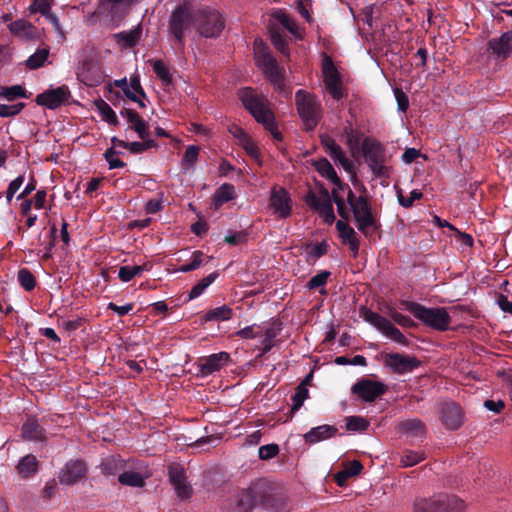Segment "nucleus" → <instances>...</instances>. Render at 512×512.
Returning <instances> with one entry per match:
<instances>
[{"label":"nucleus","mask_w":512,"mask_h":512,"mask_svg":"<svg viewBox=\"0 0 512 512\" xmlns=\"http://www.w3.org/2000/svg\"><path fill=\"white\" fill-rule=\"evenodd\" d=\"M488 51L497 59H506L512 54V30L503 33L499 38L488 41Z\"/></svg>","instance_id":"20"},{"label":"nucleus","mask_w":512,"mask_h":512,"mask_svg":"<svg viewBox=\"0 0 512 512\" xmlns=\"http://www.w3.org/2000/svg\"><path fill=\"white\" fill-rule=\"evenodd\" d=\"M399 429L402 433L410 437H422L425 427L419 419H407L399 423Z\"/></svg>","instance_id":"34"},{"label":"nucleus","mask_w":512,"mask_h":512,"mask_svg":"<svg viewBox=\"0 0 512 512\" xmlns=\"http://www.w3.org/2000/svg\"><path fill=\"white\" fill-rule=\"evenodd\" d=\"M236 334L243 339L258 338L261 334V326L257 324L246 326L239 330Z\"/></svg>","instance_id":"55"},{"label":"nucleus","mask_w":512,"mask_h":512,"mask_svg":"<svg viewBox=\"0 0 512 512\" xmlns=\"http://www.w3.org/2000/svg\"><path fill=\"white\" fill-rule=\"evenodd\" d=\"M442 421L451 430H456L462 423V412L459 405L450 402L443 405Z\"/></svg>","instance_id":"24"},{"label":"nucleus","mask_w":512,"mask_h":512,"mask_svg":"<svg viewBox=\"0 0 512 512\" xmlns=\"http://www.w3.org/2000/svg\"><path fill=\"white\" fill-rule=\"evenodd\" d=\"M134 305L132 303H127L125 305H117L113 302L108 304V309L112 310L118 316H125L130 313L133 309Z\"/></svg>","instance_id":"64"},{"label":"nucleus","mask_w":512,"mask_h":512,"mask_svg":"<svg viewBox=\"0 0 512 512\" xmlns=\"http://www.w3.org/2000/svg\"><path fill=\"white\" fill-rule=\"evenodd\" d=\"M116 85L118 87H120L123 92L125 93V95L130 99L132 100L133 102H136L139 104L140 107H144V103L142 102V100L140 98H138L136 96V94H134L132 91L129 90V87H128V82L126 80V78H123V79H120V80H117L116 82Z\"/></svg>","instance_id":"60"},{"label":"nucleus","mask_w":512,"mask_h":512,"mask_svg":"<svg viewBox=\"0 0 512 512\" xmlns=\"http://www.w3.org/2000/svg\"><path fill=\"white\" fill-rule=\"evenodd\" d=\"M298 114L307 130H313L320 118V102L315 95L298 90L295 95Z\"/></svg>","instance_id":"7"},{"label":"nucleus","mask_w":512,"mask_h":512,"mask_svg":"<svg viewBox=\"0 0 512 512\" xmlns=\"http://www.w3.org/2000/svg\"><path fill=\"white\" fill-rule=\"evenodd\" d=\"M424 458L425 455L421 451L405 450L400 457V462L403 467H411L424 460Z\"/></svg>","instance_id":"43"},{"label":"nucleus","mask_w":512,"mask_h":512,"mask_svg":"<svg viewBox=\"0 0 512 512\" xmlns=\"http://www.w3.org/2000/svg\"><path fill=\"white\" fill-rule=\"evenodd\" d=\"M362 154L375 177H389L390 166L383 146L370 139H363Z\"/></svg>","instance_id":"5"},{"label":"nucleus","mask_w":512,"mask_h":512,"mask_svg":"<svg viewBox=\"0 0 512 512\" xmlns=\"http://www.w3.org/2000/svg\"><path fill=\"white\" fill-rule=\"evenodd\" d=\"M394 95L397 101L398 111L405 113L409 106V100L407 95L401 89L398 88L394 90Z\"/></svg>","instance_id":"62"},{"label":"nucleus","mask_w":512,"mask_h":512,"mask_svg":"<svg viewBox=\"0 0 512 512\" xmlns=\"http://www.w3.org/2000/svg\"><path fill=\"white\" fill-rule=\"evenodd\" d=\"M316 171L324 178L329 180L333 185L332 189V198L337 206L338 214L342 219H347L349 216V212L346 209L345 206V199H344V192L347 184H343L339 177L337 176V173L331 163L325 159L321 158L313 163Z\"/></svg>","instance_id":"4"},{"label":"nucleus","mask_w":512,"mask_h":512,"mask_svg":"<svg viewBox=\"0 0 512 512\" xmlns=\"http://www.w3.org/2000/svg\"><path fill=\"white\" fill-rule=\"evenodd\" d=\"M225 27L222 15L214 9H203L197 17V31L205 38H217Z\"/></svg>","instance_id":"10"},{"label":"nucleus","mask_w":512,"mask_h":512,"mask_svg":"<svg viewBox=\"0 0 512 512\" xmlns=\"http://www.w3.org/2000/svg\"><path fill=\"white\" fill-rule=\"evenodd\" d=\"M229 132L238 140L239 144L247 152L248 155L257 159L259 150L249 135L239 126L233 125L229 128Z\"/></svg>","instance_id":"29"},{"label":"nucleus","mask_w":512,"mask_h":512,"mask_svg":"<svg viewBox=\"0 0 512 512\" xmlns=\"http://www.w3.org/2000/svg\"><path fill=\"white\" fill-rule=\"evenodd\" d=\"M195 18L196 15L188 2L179 5L173 11L169 21V29L177 42L182 43L185 32L192 27Z\"/></svg>","instance_id":"9"},{"label":"nucleus","mask_w":512,"mask_h":512,"mask_svg":"<svg viewBox=\"0 0 512 512\" xmlns=\"http://www.w3.org/2000/svg\"><path fill=\"white\" fill-rule=\"evenodd\" d=\"M464 508L460 498L446 494L420 498L414 503V512H463Z\"/></svg>","instance_id":"6"},{"label":"nucleus","mask_w":512,"mask_h":512,"mask_svg":"<svg viewBox=\"0 0 512 512\" xmlns=\"http://www.w3.org/2000/svg\"><path fill=\"white\" fill-rule=\"evenodd\" d=\"M322 74L329 95L335 100H340L344 95L341 77L332 59L327 55H324L322 60Z\"/></svg>","instance_id":"12"},{"label":"nucleus","mask_w":512,"mask_h":512,"mask_svg":"<svg viewBox=\"0 0 512 512\" xmlns=\"http://www.w3.org/2000/svg\"><path fill=\"white\" fill-rule=\"evenodd\" d=\"M22 436L27 440L41 441L44 439V430L34 418H28L22 426Z\"/></svg>","instance_id":"32"},{"label":"nucleus","mask_w":512,"mask_h":512,"mask_svg":"<svg viewBox=\"0 0 512 512\" xmlns=\"http://www.w3.org/2000/svg\"><path fill=\"white\" fill-rule=\"evenodd\" d=\"M205 256L201 251H194L191 255V260L188 263L181 265L177 271L182 273H187L193 270L198 269L202 264H204Z\"/></svg>","instance_id":"44"},{"label":"nucleus","mask_w":512,"mask_h":512,"mask_svg":"<svg viewBox=\"0 0 512 512\" xmlns=\"http://www.w3.org/2000/svg\"><path fill=\"white\" fill-rule=\"evenodd\" d=\"M328 251V244L326 242L318 243L310 248L308 256L312 260L319 259L325 255Z\"/></svg>","instance_id":"61"},{"label":"nucleus","mask_w":512,"mask_h":512,"mask_svg":"<svg viewBox=\"0 0 512 512\" xmlns=\"http://www.w3.org/2000/svg\"><path fill=\"white\" fill-rule=\"evenodd\" d=\"M253 506V496L249 491L237 493L226 507L227 512H249Z\"/></svg>","instance_id":"27"},{"label":"nucleus","mask_w":512,"mask_h":512,"mask_svg":"<svg viewBox=\"0 0 512 512\" xmlns=\"http://www.w3.org/2000/svg\"><path fill=\"white\" fill-rule=\"evenodd\" d=\"M94 104L104 121L113 125L117 123V116L107 102H105L102 99H99L96 100Z\"/></svg>","instance_id":"42"},{"label":"nucleus","mask_w":512,"mask_h":512,"mask_svg":"<svg viewBox=\"0 0 512 512\" xmlns=\"http://www.w3.org/2000/svg\"><path fill=\"white\" fill-rule=\"evenodd\" d=\"M235 198V188L233 185L224 183L222 184L214 194V204L216 207H220L224 203Z\"/></svg>","instance_id":"38"},{"label":"nucleus","mask_w":512,"mask_h":512,"mask_svg":"<svg viewBox=\"0 0 512 512\" xmlns=\"http://www.w3.org/2000/svg\"><path fill=\"white\" fill-rule=\"evenodd\" d=\"M307 202L319 213L320 217L326 223L331 224L334 222V209L328 193L322 195L310 194L307 198Z\"/></svg>","instance_id":"18"},{"label":"nucleus","mask_w":512,"mask_h":512,"mask_svg":"<svg viewBox=\"0 0 512 512\" xmlns=\"http://www.w3.org/2000/svg\"><path fill=\"white\" fill-rule=\"evenodd\" d=\"M274 20L282 25L287 31H289L296 38H301V30L295 21L286 13L278 11L273 14Z\"/></svg>","instance_id":"37"},{"label":"nucleus","mask_w":512,"mask_h":512,"mask_svg":"<svg viewBox=\"0 0 512 512\" xmlns=\"http://www.w3.org/2000/svg\"><path fill=\"white\" fill-rule=\"evenodd\" d=\"M363 318L366 322L374 326L387 338L391 339L396 343L407 345L408 341L406 337L387 318L371 310H365L363 312Z\"/></svg>","instance_id":"11"},{"label":"nucleus","mask_w":512,"mask_h":512,"mask_svg":"<svg viewBox=\"0 0 512 512\" xmlns=\"http://www.w3.org/2000/svg\"><path fill=\"white\" fill-rule=\"evenodd\" d=\"M142 27L140 24L128 31H122L113 35L114 40L120 49L134 47L140 40Z\"/></svg>","instance_id":"25"},{"label":"nucleus","mask_w":512,"mask_h":512,"mask_svg":"<svg viewBox=\"0 0 512 512\" xmlns=\"http://www.w3.org/2000/svg\"><path fill=\"white\" fill-rule=\"evenodd\" d=\"M18 281L26 291L34 289L36 281L34 276L27 269H21L18 272Z\"/></svg>","instance_id":"51"},{"label":"nucleus","mask_w":512,"mask_h":512,"mask_svg":"<svg viewBox=\"0 0 512 512\" xmlns=\"http://www.w3.org/2000/svg\"><path fill=\"white\" fill-rule=\"evenodd\" d=\"M337 428L331 425H321L311 428L305 435L304 439L306 443L316 444L320 441H324L332 438L337 433Z\"/></svg>","instance_id":"26"},{"label":"nucleus","mask_w":512,"mask_h":512,"mask_svg":"<svg viewBox=\"0 0 512 512\" xmlns=\"http://www.w3.org/2000/svg\"><path fill=\"white\" fill-rule=\"evenodd\" d=\"M49 10H51L50 0H33L29 6L30 13L39 12L41 15H46Z\"/></svg>","instance_id":"58"},{"label":"nucleus","mask_w":512,"mask_h":512,"mask_svg":"<svg viewBox=\"0 0 512 512\" xmlns=\"http://www.w3.org/2000/svg\"><path fill=\"white\" fill-rule=\"evenodd\" d=\"M352 391L362 400L372 402L385 392V387L380 382L362 379L353 385Z\"/></svg>","instance_id":"17"},{"label":"nucleus","mask_w":512,"mask_h":512,"mask_svg":"<svg viewBox=\"0 0 512 512\" xmlns=\"http://www.w3.org/2000/svg\"><path fill=\"white\" fill-rule=\"evenodd\" d=\"M254 56L256 65L262 70L265 77L273 85L275 90L284 97H289L291 95V91L285 86L281 69L261 39H256L254 41Z\"/></svg>","instance_id":"1"},{"label":"nucleus","mask_w":512,"mask_h":512,"mask_svg":"<svg viewBox=\"0 0 512 512\" xmlns=\"http://www.w3.org/2000/svg\"><path fill=\"white\" fill-rule=\"evenodd\" d=\"M336 228L338 230L339 236L342 239L343 243H348L351 240L356 239V233L345 221L338 220L336 222Z\"/></svg>","instance_id":"50"},{"label":"nucleus","mask_w":512,"mask_h":512,"mask_svg":"<svg viewBox=\"0 0 512 512\" xmlns=\"http://www.w3.org/2000/svg\"><path fill=\"white\" fill-rule=\"evenodd\" d=\"M122 114L131 124V128L138 134L139 138L146 139L149 136L148 125L141 119L137 112L126 109Z\"/></svg>","instance_id":"31"},{"label":"nucleus","mask_w":512,"mask_h":512,"mask_svg":"<svg viewBox=\"0 0 512 512\" xmlns=\"http://www.w3.org/2000/svg\"><path fill=\"white\" fill-rule=\"evenodd\" d=\"M228 360L229 354L226 352H219L202 358L199 362L200 372L203 376L211 375L225 366Z\"/></svg>","instance_id":"22"},{"label":"nucleus","mask_w":512,"mask_h":512,"mask_svg":"<svg viewBox=\"0 0 512 512\" xmlns=\"http://www.w3.org/2000/svg\"><path fill=\"white\" fill-rule=\"evenodd\" d=\"M86 467L84 462L75 460L66 463L59 474V480L62 484L72 485L78 482L85 474Z\"/></svg>","instance_id":"21"},{"label":"nucleus","mask_w":512,"mask_h":512,"mask_svg":"<svg viewBox=\"0 0 512 512\" xmlns=\"http://www.w3.org/2000/svg\"><path fill=\"white\" fill-rule=\"evenodd\" d=\"M117 154L118 152L113 148H109L105 152L104 156L106 161L108 162L109 169H117L124 167V162L117 157Z\"/></svg>","instance_id":"56"},{"label":"nucleus","mask_w":512,"mask_h":512,"mask_svg":"<svg viewBox=\"0 0 512 512\" xmlns=\"http://www.w3.org/2000/svg\"><path fill=\"white\" fill-rule=\"evenodd\" d=\"M269 32H270L271 42L274 45V47L279 52L288 56L289 52H288L286 41L280 34L279 30L276 27H274V25H270Z\"/></svg>","instance_id":"45"},{"label":"nucleus","mask_w":512,"mask_h":512,"mask_svg":"<svg viewBox=\"0 0 512 512\" xmlns=\"http://www.w3.org/2000/svg\"><path fill=\"white\" fill-rule=\"evenodd\" d=\"M279 452L277 444L263 445L259 448V458L262 460H268L276 456Z\"/></svg>","instance_id":"59"},{"label":"nucleus","mask_w":512,"mask_h":512,"mask_svg":"<svg viewBox=\"0 0 512 512\" xmlns=\"http://www.w3.org/2000/svg\"><path fill=\"white\" fill-rule=\"evenodd\" d=\"M330 276L329 271H321L320 273L313 276L307 283V288L310 290L317 289L326 284L328 277Z\"/></svg>","instance_id":"54"},{"label":"nucleus","mask_w":512,"mask_h":512,"mask_svg":"<svg viewBox=\"0 0 512 512\" xmlns=\"http://www.w3.org/2000/svg\"><path fill=\"white\" fill-rule=\"evenodd\" d=\"M149 476V470L143 463L129 460L118 475V481L126 486L143 487Z\"/></svg>","instance_id":"13"},{"label":"nucleus","mask_w":512,"mask_h":512,"mask_svg":"<svg viewBox=\"0 0 512 512\" xmlns=\"http://www.w3.org/2000/svg\"><path fill=\"white\" fill-rule=\"evenodd\" d=\"M218 277L217 272H213L208 276L201 279L196 285L192 287L189 292V299H196L216 280Z\"/></svg>","instance_id":"41"},{"label":"nucleus","mask_w":512,"mask_h":512,"mask_svg":"<svg viewBox=\"0 0 512 512\" xmlns=\"http://www.w3.org/2000/svg\"><path fill=\"white\" fill-rule=\"evenodd\" d=\"M269 208L278 218H287L292 211L290 193L283 187L274 186L270 192Z\"/></svg>","instance_id":"15"},{"label":"nucleus","mask_w":512,"mask_h":512,"mask_svg":"<svg viewBox=\"0 0 512 512\" xmlns=\"http://www.w3.org/2000/svg\"><path fill=\"white\" fill-rule=\"evenodd\" d=\"M0 97H3L8 101H13L17 98L26 97V94L24 88L20 85H13L10 87L1 86Z\"/></svg>","instance_id":"47"},{"label":"nucleus","mask_w":512,"mask_h":512,"mask_svg":"<svg viewBox=\"0 0 512 512\" xmlns=\"http://www.w3.org/2000/svg\"><path fill=\"white\" fill-rule=\"evenodd\" d=\"M71 92L66 85L49 88L36 97V103L48 109H56L69 102Z\"/></svg>","instance_id":"14"},{"label":"nucleus","mask_w":512,"mask_h":512,"mask_svg":"<svg viewBox=\"0 0 512 512\" xmlns=\"http://www.w3.org/2000/svg\"><path fill=\"white\" fill-rule=\"evenodd\" d=\"M420 362L415 358L399 353L388 354L385 358V365L393 372L404 374L413 371L419 366Z\"/></svg>","instance_id":"19"},{"label":"nucleus","mask_w":512,"mask_h":512,"mask_svg":"<svg viewBox=\"0 0 512 512\" xmlns=\"http://www.w3.org/2000/svg\"><path fill=\"white\" fill-rule=\"evenodd\" d=\"M169 479L177 496L187 499L192 494V487L188 484L184 468L178 464L169 467Z\"/></svg>","instance_id":"16"},{"label":"nucleus","mask_w":512,"mask_h":512,"mask_svg":"<svg viewBox=\"0 0 512 512\" xmlns=\"http://www.w3.org/2000/svg\"><path fill=\"white\" fill-rule=\"evenodd\" d=\"M421 197L422 193L418 190L411 191L408 197H404L402 194H398L400 205L406 208L412 206L414 201L420 199Z\"/></svg>","instance_id":"63"},{"label":"nucleus","mask_w":512,"mask_h":512,"mask_svg":"<svg viewBox=\"0 0 512 512\" xmlns=\"http://www.w3.org/2000/svg\"><path fill=\"white\" fill-rule=\"evenodd\" d=\"M126 462L120 456L111 455L103 459L101 470L106 475H119L124 469Z\"/></svg>","instance_id":"33"},{"label":"nucleus","mask_w":512,"mask_h":512,"mask_svg":"<svg viewBox=\"0 0 512 512\" xmlns=\"http://www.w3.org/2000/svg\"><path fill=\"white\" fill-rule=\"evenodd\" d=\"M322 144L325 147V151L329 156L337 163H339L346 171H349L352 167L351 162L343 153L341 147L331 137H322Z\"/></svg>","instance_id":"23"},{"label":"nucleus","mask_w":512,"mask_h":512,"mask_svg":"<svg viewBox=\"0 0 512 512\" xmlns=\"http://www.w3.org/2000/svg\"><path fill=\"white\" fill-rule=\"evenodd\" d=\"M24 103H16L12 105L0 104V117H11L20 113Z\"/></svg>","instance_id":"57"},{"label":"nucleus","mask_w":512,"mask_h":512,"mask_svg":"<svg viewBox=\"0 0 512 512\" xmlns=\"http://www.w3.org/2000/svg\"><path fill=\"white\" fill-rule=\"evenodd\" d=\"M199 147L196 145H190L186 148L185 153L182 157L181 164L185 169H189L194 166L198 159Z\"/></svg>","instance_id":"48"},{"label":"nucleus","mask_w":512,"mask_h":512,"mask_svg":"<svg viewBox=\"0 0 512 512\" xmlns=\"http://www.w3.org/2000/svg\"><path fill=\"white\" fill-rule=\"evenodd\" d=\"M10 31L25 40L35 39L38 36L37 29L25 20H17L9 25Z\"/></svg>","instance_id":"30"},{"label":"nucleus","mask_w":512,"mask_h":512,"mask_svg":"<svg viewBox=\"0 0 512 512\" xmlns=\"http://www.w3.org/2000/svg\"><path fill=\"white\" fill-rule=\"evenodd\" d=\"M153 71L157 77L162 81V84L168 86L172 83V76L169 69L161 60H155L152 64Z\"/></svg>","instance_id":"46"},{"label":"nucleus","mask_w":512,"mask_h":512,"mask_svg":"<svg viewBox=\"0 0 512 512\" xmlns=\"http://www.w3.org/2000/svg\"><path fill=\"white\" fill-rule=\"evenodd\" d=\"M232 317V309L227 305H222L209 310L206 315V321H227Z\"/></svg>","instance_id":"40"},{"label":"nucleus","mask_w":512,"mask_h":512,"mask_svg":"<svg viewBox=\"0 0 512 512\" xmlns=\"http://www.w3.org/2000/svg\"><path fill=\"white\" fill-rule=\"evenodd\" d=\"M347 144L353 155L359 152L360 146L362 147L363 140L361 136L354 132L352 129L346 130Z\"/></svg>","instance_id":"52"},{"label":"nucleus","mask_w":512,"mask_h":512,"mask_svg":"<svg viewBox=\"0 0 512 512\" xmlns=\"http://www.w3.org/2000/svg\"><path fill=\"white\" fill-rule=\"evenodd\" d=\"M345 191H347V204L349 205L346 209L349 213H353L358 230L367 233L368 229L374 224L367 199L362 196H355L349 186H346ZM345 206L347 205L345 204ZM348 217H350V215ZM348 219L349 218L346 220Z\"/></svg>","instance_id":"8"},{"label":"nucleus","mask_w":512,"mask_h":512,"mask_svg":"<svg viewBox=\"0 0 512 512\" xmlns=\"http://www.w3.org/2000/svg\"><path fill=\"white\" fill-rule=\"evenodd\" d=\"M239 98L256 121L269 130L274 138L280 139V133L275 126L274 115L267 106V100L249 87L239 91Z\"/></svg>","instance_id":"2"},{"label":"nucleus","mask_w":512,"mask_h":512,"mask_svg":"<svg viewBox=\"0 0 512 512\" xmlns=\"http://www.w3.org/2000/svg\"><path fill=\"white\" fill-rule=\"evenodd\" d=\"M49 48H38L29 58L25 61L28 69L34 70L49 63Z\"/></svg>","instance_id":"35"},{"label":"nucleus","mask_w":512,"mask_h":512,"mask_svg":"<svg viewBox=\"0 0 512 512\" xmlns=\"http://www.w3.org/2000/svg\"><path fill=\"white\" fill-rule=\"evenodd\" d=\"M309 392L304 383H301L296 388L295 394L292 396V410H299L304 401L308 398Z\"/></svg>","instance_id":"49"},{"label":"nucleus","mask_w":512,"mask_h":512,"mask_svg":"<svg viewBox=\"0 0 512 512\" xmlns=\"http://www.w3.org/2000/svg\"><path fill=\"white\" fill-rule=\"evenodd\" d=\"M405 309L423 325L437 331H447L451 324V316L445 307H426L416 302H406Z\"/></svg>","instance_id":"3"},{"label":"nucleus","mask_w":512,"mask_h":512,"mask_svg":"<svg viewBox=\"0 0 512 512\" xmlns=\"http://www.w3.org/2000/svg\"><path fill=\"white\" fill-rule=\"evenodd\" d=\"M279 328H277L274 324L263 325L261 326V334L258 337L260 346L258 347L260 353L259 356H262L269 352L274 346V339L279 333Z\"/></svg>","instance_id":"28"},{"label":"nucleus","mask_w":512,"mask_h":512,"mask_svg":"<svg viewBox=\"0 0 512 512\" xmlns=\"http://www.w3.org/2000/svg\"><path fill=\"white\" fill-rule=\"evenodd\" d=\"M369 423L362 417L359 416H350L347 418L346 427L350 431H364L368 428Z\"/></svg>","instance_id":"53"},{"label":"nucleus","mask_w":512,"mask_h":512,"mask_svg":"<svg viewBox=\"0 0 512 512\" xmlns=\"http://www.w3.org/2000/svg\"><path fill=\"white\" fill-rule=\"evenodd\" d=\"M149 269L148 265H125L119 268L118 277L122 282H129L136 276H140L144 271Z\"/></svg>","instance_id":"39"},{"label":"nucleus","mask_w":512,"mask_h":512,"mask_svg":"<svg viewBox=\"0 0 512 512\" xmlns=\"http://www.w3.org/2000/svg\"><path fill=\"white\" fill-rule=\"evenodd\" d=\"M37 466L36 457L29 454L19 460L17 471L22 478H28L36 472Z\"/></svg>","instance_id":"36"}]
</instances>
